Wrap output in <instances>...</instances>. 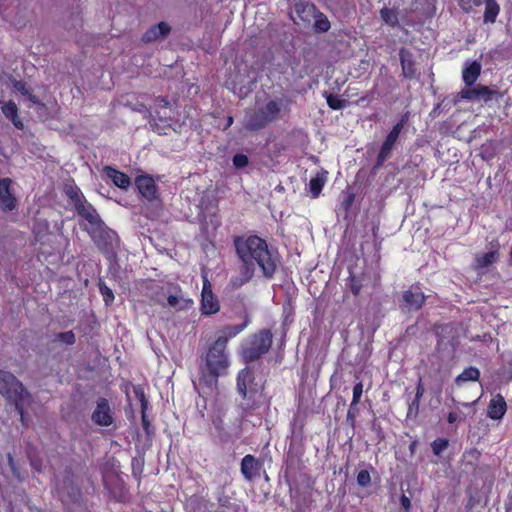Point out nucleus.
I'll use <instances>...</instances> for the list:
<instances>
[{"mask_svg": "<svg viewBox=\"0 0 512 512\" xmlns=\"http://www.w3.org/2000/svg\"><path fill=\"white\" fill-rule=\"evenodd\" d=\"M235 248L239 259L242 262L240 273L243 282H248L255 271V263L262 269L263 275L271 278L276 269V259L268 250L265 240L258 236H250L247 239L236 237Z\"/></svg>", "mask_w": 512, "mask_h": 512, "instance_id": "nucleus-1", "label": "nucleus"}, {"mask_svg": "<svg viewBox=\"0 0 512 512\" xmlns=\"http://www.w3.org/2000/svg\"><path fill=\"white\" fill-rule=\"evenodd\" d=\"M225 340L217 339L209 348L202 360L200 369L199 386L208 394L217 386L219 376L226 373L229 360L225 353Z\"/></svg>", "mask_w": 512, "mask_h": 512, "instance_id": "nucleus-2", "label": "nucleus"}, {"mask_svg": "<svg viewBox=\"0 0 512 512\" xmlns=\"http://www.w3.org/2000/svg\"><path fill=\"white\" fill-rule=\"evenodd\" d=\"M0 394L14 402L16 410L22 413L21 402L30 398V393L12 373L0 370Z\"/></svg>", "mask_w": 512, "mask_h": 512, "instance_id": "nucleus-3", "label": "nucleus"}, {"mask_svg": "<svg viewBox=\"0 0 512 512\" xmlns=\"http://www.w3.org/2000/svg\"><path fill=\"white\" fill-rule=\"evenodd\" d=\"M280 111V104L272 100L262 108L247 112L245 116V129L258 131L265 128L269 123L278 118Z\"/></svg>", "mask_w": 512, "mask_h": 512, "instance_id": "nucleus-4", "label": "nucleus"}, {"mask_svg": "<svg viewBox=\"0 0 512 512\" xmlns=\"http://www.w3.org/2000/svg\"><path fill=\"white\" fill-rule=\"evenodd\" d=\"M87 233L92 238L97 248L108 258L112 259L116 256L119 245L117 233L110 229L104 222L103 224L87 229Z\"/></svg>", "mask_w": 512, "mask_h": 512, "instance_id": "nucleus-5", "label": "nucleus"}, {"mask_svg": "<svg viewBox=\"0 0 512 512\" xmlns=\"http://www.w3.org/2000/svg\"><path fill=\"white\" fill-rule=\"evenodd\" d=\"M271 345V331L268 329L260 330L252 336L249 347L243 349L242 357L246 363L256 361L269 351Z\"/></svg>", "mask_w": 512, "mask_h": 512, "instance_id": "nucleus-6", "label": "nucleus"}, {"mask_svg": "<svg viewBox=\"0 0 512 512\" xmlns=\"http://www.w3.org/2000/svg\"><path fill=\"white\" fill-rule=\"evenodd\" d=\"M501 94L496 89H491L488 86L478 84L472 88H464L458 92L453 98V104H457L461 99H467L470 101L483 100L485 102L490 101L494 97H500Z\"/></svg>", "mask_w": 512, "mask_h": 512, "instance_id": "nucleus-7", "label": "nucleus"}, {"mask_svg": "<svg viewBox=\"0 0 512 512\" xmlns=\"http://www.w3.org/2000/svg\"><path fill=\"white\" fill-rule=\"evenodd\" d=\"M425 299L426 296L421 291L420 287L411 286L410 289L403 292L399 300V307L405 313L418 311L423 306Z\"/></svg>", "mask_w": 512, "mask_h": 512, "instance_id": "nucleus-8", "label": "nucleus"}, {"mask_svg": "<svg viewBox=\"0 0 512 512\" xmlns=\"http://www.w3.org/2000/svg\"><path fill=\"white\" fill-rule=\"evenodd\" d=\"M432 331L437 337V349L447 345L454 346L458 339V328L453 323L435 324Z\"/></svg>", "mask_w": 512, "mask_h": 512, "instance_id": "nucleus-9", "label": "nucleus"}, {"mask_svg": "<svg viewBox=\"0 0 512 512\" xmlns=\"http://www.w3.org/2000/svg\"><path fill=\"white\" fill-rule=\"evenodd\" d=\"M91 420L99 426H110L113 423V413L106 398H99Z\"/></svg>", "mask_w": 512, "mask_h": 512, "instance_id": "nucleus-10", "label": "nucleus"}, {"mask_svg": "<svg viewBox=\"0 0 512 512\" xmlns=\"http://www.w3.org/2000/svg\"><path fill=\"white\" fill-rule=\"evenodd\" d=\"M253 379V373L248 368L240 371L237 377V390L243 399H254L257 389L253 386Z\"/></svg>", "mask_w": 512, "mask_h": 512, "instance_id": "nucleus-11", "label": "nucleus"}, {"mask_svg": "<svg viewBox=\"0 0 512 512\" xmlns=\"http://www.w3.org/2000/svg\"><path fill=\"white\" fill-rule=\"evenodd\" d=\"M135 185L139 193L148 201L157 199V186L153 178L149 175H140L135 180Z\"/></svg>", "mask_w": 512, "mask_h": 512, "instance_id": "nucleus-12", "label": "nucleus"}, {"mask_svg": "<svg viewBox=\"0 0 512 512\" xmlns=\"http://www.w3.org/2000/svg\"><path fill=\"white\" fill-rule=\"evenodd\" d=\"M75 209L78 215L85 219L89 224V227H84L85 231H87V229H93L103 224L102 219L91 204L85 205L83 202H79L78 204L76 203Z\"/></svg>", "mask_w": 512, "mask_h": 512, "instance_id": "nucleus-13", "label": "nucleus"}, {"mask_svg": "<svg viewBox=\"0 0 512 512\" xmlns=\"http://www.w3.org/2000/svg\"><path fill=\"white\" fill-rule=\"evenodd\" d=\"M261 468L262 462L253 455H246L241 461V472L249 481L259 477Z\"/></svg>", "mask_w": 512, "mask_h": 512, "instance_id": "nucleus-14", "label": "nucleus"}, {"mask_svg": "<svg viewBox=\"0 0 512 512\" xmlns=\"http://www.w3.org/2000/svg\"><path fill=\"white\" fill-rule=\"evenodd\" d=\"M171 31V27L166 22H160L151 26L142 36L144 43H152L165 39Z\"/></svg>", "mask_w": 512, "mask_h": 512, "instance_id": "nucleus-15", "label": "nucleus"}, {"mask_svg": "<svg viewBox=\"0 0 512 512\" xmlns=\"http://www.w3.org/2000/svg\"><path fill=\"white\" fill-rule=\"evenodd\" d=\"M11 179H0V206L6 211H11L16 207V198L10 191Z\"/></svg>", "mask_w": 512, "mask_h": 512, "instance_id": "nucleus-16", "label": "nucleus"}, {"mask_svg": "<svg viewBox=\"0 0 512 512\" xmlns=\"http://www.w3.org/2000/svg\"><path fill=\"white\" fill-rule=\"evenodd\" d=\"M213 424L219 431H223L226 434H237L240 427V418L235 417L234 421H230L226 414L223 416H217L213 419Z\"/></svg>", "mask_w": 512, "mask_h": 512, "instance_id": "nucleus-17", "label": "nucleus"}, {"mask_svg": "<svg viewBox=\"0 0 512 512\" xmlns=\"http://www.w3.org/2000/svg\"><path fill=\"white\" fill-rule=\"evenodd\" d=\"M103 171L107 177L112 180L115 186L126 190L131 185V179L127 174L120 172L111 166H105Z\"/></svg>", "mask_w": 512, "mask_h": 512, "instance_id": "nucleus-18", "label": "nucleus"}, {"mask_svg": "<svg viewBox=\"0 0 512 512\" xmlns=\"http://www.w3.org/2000/svg\"><path fill=\"white\" fill-rule=\"evenodd\" d=\"M506 407L505 399L498 394L490 401L487 415L494 420L501 419L506 412Z\"/></svg>", "mask_w": 512, "mask_h": 512, "instance_id": "nucleus-19", "label": "nucleus"}, {"mask_svg": "<svg viewBox=\"0 0 512 512\" xmlns=\"http://www.w3.org/2000/svg\"><path fill=\"white\" fill-rule=\"evenodd\" d=\"M295 12L302 21L310 22L311 18L317 12V8L311 2L299 1L295 4Z\"/></svg>", "mask_w": 512, "mask_h": 512, "instance_id": "nucleus-20", "label": "nucleus"}, {"mask_svg": "<svg viewBox=\"0 0 512 512\" xmlns=\"http://www.w3.org/2000/svg\"><path fill=\"white\" fill-rule=\"evenodd\" d=\"M400 62L402 66L403 75L407 78H413L416 73V68L412 60V54L406 49L400 50Z\"/></svg>", "mask_w": 512, "mask_h": 512, "instance_id": "nucleus-21", "label": "nucleus"}, {"mask_svg": "<svg viewBox=\"0 0 512 512\" xmlns=\"http://www.w3.org/2000/svg\"><path fill=\"white\" fill-rule=\"evenodd\" d=\"M481 73V64L473 61L463 70V81L466 86L471 87L477 80Z\"/></svg>", "mask_w": 512, "mask_h": 512, "instance_id": "nucleus-22", "label": "nucleus"}, {"mask_svg": "<svg viewBox=\"0 0 512 512\" xmlns=\"http://www.w3.org/2000/svg\"><path fill=\"white\" fill-rule=\"evenodd\" d=\"M2 113L5 115L6 118L10 119L12 121V123L14 124V126L18 129H23L24 125L22 123V121L18 118V108H17V105L12 102V101H9L7 103H5L2 108Z\"/></svg>", "mask_w": 512, "mask_h": 512, "instance_id": "nucleus-23", "label": "nucleus"}, {"mask_svg": "<svg viewBox=\"0 0 512 512\" xmlns=\"http://www.w3.org/2000/svg\"><path fill=\"white\" fill-rule=\"evenodd\" d=\"M202 312L203 314L210 315L219 311L220 306L213 293L202 294Z\"/></svg>", "mask_w": 512, "mask_h": 512, "instance_id": "nucleus-24", "label": "nucleus"}, {"mask_svg": "<svg viewBox=\"0 0 512 512\" xmlns=\"http://www.w3.org/2000/svg\"><path fill=\"white\" fill-rule=\"evenodd\" d=\"M480 377V371L476 367L466 368L460 375L455 379L457 385H461L467 381H478Z\"/></svg>", "mask_w": 512, "mask_h": 512, "instance_id": "nucleus-25", "label": "nucleus"}, {"mask_svg": "<svg viewBox=\"0 0 512 512\" xmlns=\"http://www.w3.org/2000/svg\"><path fill=\"white\" fill-rule=\"evenodd\" d=\"M247 323H248V319L246 318L242 324L228 325V326L224 327L222 330V335L219 336L217 339L224 338L225 345H226L228 342V339L232 338V337L236 336L238 333H240L247 326Z\"/></svg>", "mask_w": 512, "mask_h": 512, "instance_id": "nucleus-26", "label": "nucleus"}, {"mask_svg": "<svg viewBox=\"0 0 512 512\" xmlns=\"http://www.w3.org/2000/svg\"><path fill=\"white\" fill-rule=\"evenodd\" d=\"M61 342L65 345L71 346L76 342V336L72 330L66 332L55 333L50 341V344L53 346L54 344Z\"/></svg>", "mask_w": 512, "mask_h": 512, "instance_id": "nucleus-27", "label": "nucleus"}, {"mask_svg": "<svg viewBox=\"0 0 512 512\" xmlns=\"http://www.w3.org/2000/svg\"><path fill=\"white\" fill-rule=\"evenodd\" d=\"M499 13V5L495 0L485 1L484 22L494 23Z\"/></svg>", "mask_w": 512, "mask_h": 512, "instance_id": "nucleus-28", "label": "nucleus"}, {"mask_svg": "<svg viewBox=\"0 0 512 512\" xmlns=\"http://www.w3.org/2000/svg\"><path fill=\"white\" fill-rule=\"evenodd\" d=\"M191 512H210L213 504L209 501L193 496L190 500Z\"/></svg>", "mask_w": 512, "mask_h": 512, "instance_id": "nucleus-29", "label": "nucleus"}, {"mask_svg": "<svg viewBox=\"0 0 512 512\" xmlns=\"http://www.w3.org/2000/svg\"><path fill=\"white\" fill-rule=\"evenodd\" d=\"M326 172L322 173V174H317L314 178H312L310 180V183H309V189H310V192L312 194V196L314 198H316L317 196H319V194L321 193L322 191V188L324 186V183L326 181V176H325Z\"/></svg>", "mask_w": 512, "mask_h": 512, "instance_id": "nucleus-30", "label": "nucleus"}, {"mask_svg": "<svg viewBox=\"0 0 512 512\" xmlns=\"http://www.w3.org/2000/svg\"><path fill=\"white\" fill-rule=\"evenodd\" d=\"M312 18H315V23H314L315 32L325 33L330 29L331 25H330L328 18L320 11L317 10V12L315 13V15Z\"/></svg>", "mask_w": 512, "mask_h": 512, "instance_id": "nucleus-31", "label": "nucleus"}, {"mask_svg": "<svg viewBox=\"0 0 512 512\" xmlns=\"http://www.w3.org/2000/svg\"><path fill=\"white\" fill-rule=\"evenodd\" d=\"M380 16L386 24L392 27H396L399 24L398 13L395 9H390L386 7L382 8L380 10Z\"/></svg>", "mask_w": 512, "mask_h": 512, "instance_id": "nucleus-32", "label": "nucleus"}, {"mask_svg": "<svg viewBox=\"0 0 512 512\" xmlns=\"http://www.w3.org/2000/svg\"><path fill=\"white\" fill-rule=\"evenodd\" d=\"M497 257V251H490L488 253L483 254L482 256L477 257V264L481 268L488 267L497 260Z\"/></svg>", "mask_w": 512, "mask_h": 512, "instance_id": "nucleus-33", "label": "nucleus"}, {"mask_svg": "<svg viewBox=\"0 0 512 512\" xmlns=\"http://www.w3.org/2000/svg\"><path fill=\"white\" fill-rule=\"evenodd\" d=\"M155 106H156L155 114H156L157 118L160 121H165L168 118V116L165 112L163 114H161V111L159 109L169 108V106H170L169 101L164 97H157L155 99Z\"/></svg>", "mask_w": 512, "mask_h": 512, "instance_id": "nucleus-34", "label": "nucleus"}, {"mask_svg": "<svg viewBox=\"0 0 512 512\" xmlns=\"http://www.w3.org/2000/svg\"><path fill=\"white\" fill-rule=\"evenodd\" d=\"M26 453H27V456H28V458L30 460L31 466L36 471H41L42 460L38 457L36 449L33 448L32 446H28L26 448Z\"/></svg>", "mask_w": 512, "mask_h": 512, "instance_id": "nucleus-35", "label": "nucleus"}, {"mask_svg": "<svg viewBox=\"0 0 512 512\" xmlns=\"http://www.w3.org/2000/svg\"><path fill=\"white\" fill-rule=\"evenodd\" d=\"M98 286H99V290L103 296L105 304L107 306L111 305L112 302L114 301V294H113L112 290L109 287H107L106 284L102 280H99Z\"/></svg>", "mask_w": 512, "mask_h": 512, "instance_id": "nucleus-36", "label": "nucleus"}, {"mask_svg": "<svg viewBox=\"0 0 512 512\" xmlns=\"http://www.w3.org/2000/svg\"><path fill=\"white\" fill-rule=\"evenodd\" d=\"M327 104L330 108L334 110L342 109L346 106L347 101L339 98L338 96L329 94L326 97Z\"/></svg>", "mask_w": 512, "mask_h": 512, "instance_id": "nucleus-37", "label": "nucleus"}, {"mask_svg": "<svg viewBox=\"0 0 512 512\" xmlns=\"http://www.w3.org/2000/svg\"><path fill=\"white\" fill-rule=\"evenodd\" d=\"M397 139H398L397 137L388 134L385 141L383 142V144L381 146L380 152L390 156L391 151H392Z\"/></svg>", "mask_w": 512, "mask_h": 512, "instance_id": "nucleus-38", "label": "nucleus"}, {"mask_svg": "<svg viewBox=\"0 0 512 512\" xmlns=\"http://www.w3.org/2000/svg\"><path fill=\"white\" fill-rule=\"evenodd\" d=\"M432 451L435 455L439 456L442 451L448 447V440L444 438H437L431 444Z\"/></svg>", "mask_w": 512, "mask_h": 512, "instance_id": "nucleus-39", "label": "nucleus"}, {"mask_svg": "<svg viewBox=\"0 0 512 512\" xmlns=\"http://www.w3.org/2000/svg\"><path fill=\"white\" fill-rule=\"evenodd\" d=\"M359 413L358 403H352L350 404V407L347 412L346 421L352 426H355L356 417Z\"/></svg>", "mask_w": 512, "mask_h": 512, "instance_id": "nucleus-40", "label": "nucleus"}, {"mask_svg": "<svg viewBox=\"0 0 512 512\" xmlns=\"http://www.w3.org/2000/svg\"><path fill=\"white\" fill-rule=\"evenodd\" d=\"M132 473L135 477H139L143 471L144 467V458L143 457H134L132 459Z\"/></svg>", "mask_w": 512, "mask_h": 512, "instance_id": "nucleus-41", "label": "nucleus"}, {"mask_svg": "<svg viewBox=\"0 0 512 512\" xmlns=\"http://www.w3.org/2000/svg\"><path fill=\"white\" fill-rule=\"evenodd\" d=\"M354 200H355V194L354 193H347L345 198L343 199V201L341 203V208L345 212V215H344L345 219L348 218L349 210H350L352 204L354 203Z\"/></svg>", "mask_w": 512, "mask_h": 512, "instance_id": "nucleus-42", "label": "nucleus"}, {"mask_svg": "<svg viewBox=\"0 0 512 512\" xmlns=\"http://www.w3.org/2000/svg\"><path fill=\"white\" fill-rule=\"evenodd\" d=\"M156 115H153L152 112H148V120L152 129L157 132L159 135L166 134L165 127L158 124L156 122Z\"/></svg>", "mask_w": 512, "mask_h": 512, "instance_id": "nucleus-43", "label": "nucleus"}, {"mask_svg": "<svg viewBox=\"0 0 512 512\" xmlns=\"http://www.w3.org/2000/svg\"><path fill=\"white\" fill-rule=\"evenodd\" d=\"M371 477L367 470H361L357 475V483L361 487H367L370 484Z\"/></svg>", "mask_w": 512, "mask_h": 512, "instance_id": "nucleus-44", "label": "nucleus"}, {"mask_svg": "<svg viewBox=\"0 0 512 512\" xmlns=\"http://www.w3.org/2000/svg\"><path fill=\"white\" fill-rule=\"evenodd\" d=\"M249 160L245 154L238 153L233 157V165L236 168H244L248 165Z\"/></svg>", "mask_w": 512, "mask_h": 512, "instance_id": "nucleus-45", "label": "nucleus"}, {"mask_svg": "<svg viewBox=\"0 0 512 512\" xmlns=\"http://www.w3.org/2000/svg\"><path fill=\"white\" fill-rule=\"evenodd\" d=\"M419 405L420 399L414 398V400L409 404L407 417L408 418H416L419 413Z\"/></svg>", "mask_w": 512, "mask_h": 512, "instance_id": "nucleus-46", "label": "nucleus"}, {"mask_svg": "<svg viewBox=\"0 0 512 512\" xmlns=\"http://www.w3.org/2000/svg\"><path fill=\"white\" fill-rule=\"evenodd\" d=\"M134 393L141 403V410H146L148 406V400L145 397L144 391L140 386L134 387Z\"/></svg>", "mask_w": 512, "mask_h": 512, "instance_id": "nucleus-47", "label": "nucleus"}, {"mask_svg": "<svg viewBox=\"0 0 512 512\" xmlns=\"http://www.w3.org/2000/svg\"><path fill=\"white\" fill-rule=\"evenodd\" d=\"M390 156H388L387 154H384L382 152L379 151V154L377 156V159H376V163L375 165L372 167V170H371V173L372 174H376L378 169L380 167H382L383 163L385 162V160H387Z\"/></svg>", "mask_w": 512, "mask_h": 512, "instance_id": "nucleus-48", "label": "nucleus"}, {"mask_svg": "<svg viewBox=\"0 0 512 512\" xmlns=\"http://www.w3.org/2000/svg\"><path fill=\"white\" fill-rule=\"evenodd\" d=\"M13 87L15 90L20 92L22 95L26 96L29 94L30 89L27 87L26 83L23 81L13 80L12 81Z\"/></svg>", "mask_w": 512, "mask_h": 512, "instance_id": "nucleus-49", "label": "nucleus"}, {"mask_svg": "<svg viewBox=\"0 0 512 512\" xmlns=\"http://www.w3.org/2000/svg\"><path fill=\"white\" fill-rule=\"evenodd\" d=\"M66 194L72 200L75 208H76V203L78 204L79 202H82L78 189H74V188L70 187L69 189H66Z\"/></svg>", "mask_w": 512, "mask_h": 512, "instance_id": "nucleus-50", "label": "nucleus"}, {"mask_svg": "<svg viewBox=\"0 0 512 512\" xmlns=\"http://www.w3.org/2000/svg\"><path fill=\"white\" fill-rule=\"evenodd\" d=\"M362 392H363V385L361 382H358L354 388H353V398H352V403H359L360 402V399H361V396H362Z\"/></svg>", "mask_w": 512, "mask_h": 512, "instance_id": "nucleus-51", "label": "nucleus"}, {"mask_svg": "<svg viewBox=\"0 0 512 512\" xmlns=\"http://www.w3.org/2000/svg\"><path fill=\"white\" fill-rule=\"evenodd\" d=\"M361 287L362 285L360 283V280H358L355 276H351L350 289L355 296H357L360 293Z\"/></svg>", "mask_w": 512, "mask_h": 512, "instance_id": "nucleus-52", "label": "nucleus"}, {"mask_svg": "<svg viewBox=\"0 0 512 512\" xmlns=\"http://www.w3.org/2000/svg\"><path fill=\"white\" fill-rule=\"evenodd\" d=\"M7 459H8V464L10 466L12 474L16 478H20V471H19V469H18V467L16 465V462H15L13 456L10 453L7 454Z\"/></svg>", "mask_w": 512, "mask_h": 512, "instance_id": "nucleus-53", "label": "nucleus"}, {"mask_svg": "<svg viewBox=\"0 0 512 512\" xmlns=\"http://www.w3.org/2000/svg\"><path fill=\"white\" fill-rule=\"evenodd\" d=\"M405 116L401 119L400 122H398L396 125L393 126L392 130L390 131V135L392 136H395V137H399V134L401 132V130L403 129V123L405 121Z\"/></svg>", "mask_w": 512, "mask_h": 512, "instance_id": "nucleus-54", "label": "nucleus"}, {"mask_svg": "<svg viewBox=\"0 0 512 512\" xmlns=\"http://www.w3.org/2000/svg\"><path fill=\"white\" fill-rule=\"evenodd\" d=\"M146 410H141V414H142V426L144 428V430L146 431L147 435L149 436L151 434V430H150V422L149 420L147 419V416H146Z\"/></svg>", "mask_w": 512, "mask_h": 512, "instance_id": "nucleus-55", "label": "nucleus"}, {"mask_svg": "<svg viewBox=\"0 0 512 512\" xmlns=\"http://www.w3.org/2000/svg\"><path fill=\"white\" fill-rule=\"evenodd\" d=\"M28 100L31 101L33 104H35L40 109H45V104L42 103L37 96L29 92V94L26 95Z\"/></svg>", "mask_w": 512, "mask_h": 512, "instance_id": "nucleus-56", "label": "nucleus"}, {"mask_svg": "<svg viewBox=\"0 0 512 512\" xmlns=\"http://www.w3.org/2000/svg\"><path fill=\"white\" fill-rule=\"evenodd\" d=\"M400 504L402 506V508L408 512L411 508V501H410V498L407 497L405 494H402L401 498H400Z\"/></svg>", "mask_w": 512, "mask_h": 512, "instance_id": "nucleus-57", "label": "nucleus"}, {"mask_svg": "<svg viewBox=\"0 0 512 512\" xmlns=\"http://www.w3.org/2000/svg\"><path fill=\"white\" fill-rule=\"evenodd\" d=\"M424 392H425V389H424V386H423V383H422V379H421V377H419V380H418V383H417V386H416L415 398L421 400V398L424 395Z\"/></svg>", "mask_w": 512, "mask_h": 512, "instance_id": "nucleus-58", "label": "nucleus"}, {"mask_svg": "<svg viewBox=\"0 0 512 512\" xmlns=\"http://www.w3.org/2000/svg\"><path fill=\"white\" fill-rule=\"evenodd\" d=\"M206 292L208 294H212V288H211V284L210 282L207 280V278L205 277L204 278V283H203V289H202V294H206Z\"/></svg>", "mask_w": 512, "mask_h": 512, "instance_id": "nucleus-59", "label": "nucleus"}, {"mask_svg": "<svg viewBox=\"0 0 512 512\" xmlns=\"http://www.w3.org/2000/svg\"><path fill=\"white\" fill-rule=\"evenodd\" d=\"M168 301V304L171 306V307H177V305L179 304V298L175 295H170L167 299Z\"/></svg>", "mask_w": 512, "mask_h": 512, "instance_id": "nucleus-60", "label": "nucleus"}, {"mask_svg": "<svg viewBox=\"0 0 512 512\" xmlns=\"http://www.w3.org/2000/svg\"><path fill=\"white\" fill-rule=\"evenodd\" d=\"M135 111L141 112L145 114V117L148 119V112H151L148 110L143 104H139L137 107L134 108Z\"/></svg>", "mask_w": 512, "mask_h": 512, "instance_id": "nucleus-61", "label": "nucleus"}, {"mask_svg": "<svg viewBox=\"0 0 512 512\" xmlns=\"http://www.w3.org/2000/svg\"><path fill=\"white\" fill-rule=\"evenodd\" d=\"M456 420H457V414H456V413H454V412H450V413L448 414L447 421H448L449 423H451V424H452V423H454Z\"/></svg>", "mask_w": 512, "mask_h": 512, "instance_id": "nucleus-62", "label": "nucleus"}, {"mask_svg": "<svg viewBox=\"0 0 512 512\" xmlns=\"http://www.w3.org/2000/svg\"><path fill=\"white\" fill-rule=\"evenodd\" d=\"M228 503H229V499H228V497H220V498H219V504H220L221 506H227V505H228Z\"/></svg>", "mask_w": 512, "mask_h": 512, "instance_id": "nucleus-63", "label": "nucleus"}, {"mask_svg": "<svg viewBox=\"0 0 512 512\" xmlns=\"http://www.w3.org/2000/svg\"><path fill=\"white\" fill-rule=\"evenodd\" d=\"M417 447V442L416 441H413L410 446H409V449L411 451V453H414L415 452V449Z\"/></svg>", "mask_w": 512, "mask_h": 512, "instance_id": "nucleus-64", "label": "nucleus"}]
</instances>
